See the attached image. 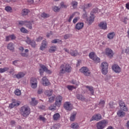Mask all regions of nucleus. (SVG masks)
Segmentation results:
<instances>
[{
    "instance_id": "37998d69",
    "label": "nucleus",
    "mask_w": 129,
    "mask_h": 129,
    "mask_svg": "<svg viewBox=\"0 0 129 129\" xmlns=\"http://www.w3.org/2000/svg\"><path fill=\"white\" fill-rule=\"evenodd\" d=\"M46 95H47V96H51L53 93V91L52 90H50L48 91H46L45 92Z\"/></svg>"
},
{
    "instance_id": "3c124183",
    "label": "nucleus",
    "mask_w": 129,
    "mask_h": 129,
    "mask_svg": "<svg viewBox=\"0 0 129 129\" xmlns=\"http://www.w3.org/2000/svg\"><path fill=\"white\" fill-rule=\"evenodd\" d=\"M27 23L26 21H19V25H20L21 26H26V23Z\"/></svg>"
},
{
    "instance_id": "e433bc0d",
    "label": "nucleus",
    "mask_w": 129,
    "mask_h": 129,
    "mask_svg": "<svg viewBox=\"0 0 129 129\" xmlns=\"http://www.w3.org/2000/svg\"><path fill=\"white\" fill-rule=\"evenodd\" d=\"M29 14V10L28 9H23L22 12V16H27Z\"/></svg>"
},
{
    "instance_id": "6ab92c4d",
    "label": "nucleus",
    "mask_w": 129,
    "mask_h": 129,
    "mask_svg": "<svg viewBox=\"0 0 129 129\" xmlns=\"http://www.w3.org/2000/svg\"><path fill=\"white\" fill-rule=\"evenodd\" d=\"M24 52H21L20 53V55L22 57H24L25 58H28V57H29V49H25Z\"/></svg>"
},
{
    "instance_id": "20e7f679",
    "label": "nucleus",
    "mask_w": 129,
    "mask_h": 129,
    "mask_svg": "<svg viewBox=\"0 0 129 129\" xmlns=\"http://www.w3.org/2000/svg\"><path fill=\"white\" fill-rule=\"evenodd\" d=\"M100 69L102 70V74L106 75L108 72V63L105 61L103 62L101 64Z\"/></svg>"
},
{
    "instance_id": "c85d7f7f",
    "label": "nucleus",
    "mask_w": 129,
    "mask_h": 129,
    "mask_svg": "<svg viewBox=\"0 0 129 129\" xmlns=\"http://www.w3.org/2000/svg\"><path fill=\"white\" fill-rule=\"evenodd\" d=\"M114 36H115V33L114 32H110L107 34V38L109 40H112V39L114 38Z\"/></svg>"
},
{
    "instance_id": "774afa93",
    "label": "nucleus",
    "mask_w": 129,
    "mask_h": 129,
    "mask_svg": "<svg viewBox=\"0 0 129 129\" xmlns=\"http://www.w3.org/2000/svg\"><path fill=\"white\" fill-rule=\"evenodd\" d=\"M10 40H11V38L10 37V35L6 37V41L7 42H9V41H10Z\"/></svg>"
},
{
    "instance_id": "72a5a7b5",
    "label": "nucleus",
    "mask_w": 129,
    "mask_h": 129,
    "mask_svg": "<svg viewBox=\"0 0 129 129\" xmlns=\"http://www.w3.org/2000/svg\"><path fill=\"white\" fill-rule=\"evenodd\" d=\"M72 128H74V129H77V128H79V125H78V123L75 122V123H73L72 124Z\"/></svg>"
},
{
    "instance_id": "ea45409f",
    "label": "nucleus",
    "mask_w": 129,
    "mask_h": 129,
    "mask_svg": "<svg viewBox=\"0 0 129 129\" xmlns=\"http://www.w3.org/2000/svg\"><path fill=\"white\" fill-rule=\"evenodd\" d=\"M20 31L22 33H23L24 34H28L29 33V31L27 30V29L22 27L20 29Z\"/></svg>"
},
{
    "instance_id": "a211bd4d",
    "label": "nucleus",
    "mask_w": 129,
    "mask_h": 129,
    "mask_svg": "<svg viewBox=\"0 0 129 129\" xmlns=\"http://www.w3.org/2000/svg\"><path fill=\"white\" fill-rule=\"evenodd\" d=\"M46 47H47V41L45 40H43L41 43V45L40 47V49L41 51H44Z\"/></svg>"
},
{
    "instance_id": "1a4fd4ad",
    "label": "nucleus",
    "mask_w": 129,
    "mask_h": 129,
    "mask_svg": "<svg viewBox=\"0 0 129 129\" xmlns=\"http://www.w3.org/2000/svg\"><path fill=\"white\" fill-rule=\"evenodd\" d=\"M63 100V97L61 96H57L55 98V104L57 107H60L61 104H62V100Z\"/></svg>"
},
{
    "instance_id": "864d4df0",
    "label": "nucleus",
    "mask_w": 129,
    "mask_h": 129,
    "mask_svg": "<svg viewBox=\"0 0 129 129\" xmlns=\"http://www.w3.org/2000/svg\"><path fill=\"white\" fill-rule=\"evenodd\" d=\"M120 109H121V110H123V111H127V110H128V109L127 108V107H126V106H125V105L121 107L120 108Z\"/></svg>"
},
{
    "instance_id": "de8ad7c7",
    "label": "nucleus",
    "mask_w": 129,
    "mask_h": 129,
    "mask_svg": "<svg viewBox=\"0 0 129 129\" xmlns=\"http://www.w3.org/2000/svg\"><path fill=\"white\" fill-rule=\"evenodd\" d=\"M52 10L54 11V12H58L59 11H60V8L57 7V6H53L52 7Z\"/></svg>"
},
{
    "instance_id": "393cba45",
    "label": "nucleus",
    "mask_w": 129,
    "mask_h": 129,
    "mask_svg": "<svg viewBox=\"0 0 129 129\" xmlns=\"http://www.w3.org/2000/svg\"><path fill=\"white\" fill-rule=\"evenodd\" d=\"M77 114V112H74L73 113H72L71 114V116H70L71 121H74V120H75V118L76 117Z\"/></svg>"
},
{
    "instance_id": "412c9836",
    "label": "nucleus",
    "mask_w": 129,
    "mask_h": 129,
    "mask_svg": "<svg viewBox=\"0 0 129 129\" xmlns=\"http://www.w3.org/2000/svg\"><path fill=\"white\" fill-rule=\"evenodd\" d=\"M70 83H71V84L75 85V87H76V88H77L78 86L80 84V83L76 80H72L70 81Z\"/></svg>"
},
{
    "instance_id": "052dcab7",
    "label": "nucleus",
    "mask_w": 129,
    "mask_h": 129,
    "mask_svg": "<svg viewBox=\"0 0 129 129\" xmlns=\"http://www.w3.org/2000/svg\"><path fill=\"white\" fill-rule=\"evenodd\" d=\"M60 6L62 9H66L67 8V6L65 5L63 2L60 3Z\"/></svg>"
},
{
    "instance_id": "bb28decb",
    "label": "nucleus",
    "mask_w": 129,
    "mask_h": 129,
    "mask_svg": "<svg viewBox=\"0 0 129 129\" xmlns=\"http://www.w3.org/2000/svg\"><path fill=\"white\" fill-rule=\"evenodd\" d=\"M30 104L33 106H35L38 104V101L36 100L35 98H32L31 101H30Z\"/></svg>"
},
{
    "instance_id": "c9c22d12",
    "label": "nucleus",
    "mask_w": 129,
    "mask_h": 129,
    "mask_svg": "<svg viewBox=\"0 0 129 129\" xmlns=\"http://www.w3.org/2000/svg\"><path fill=\"white\" fill-rule=\"evenodd\" d=\"M94 21V16H93V15H92L89 17L88 23L90 25H91V24H92V23H93Z\"/></svg>"
},
{
    "instance_id": "338daca9",
    "label": "nucleus",
    "mask_w": 129,
    "mask_h": 129,
    "mask_svg": "<svg viewBox=\"0 0 129 129\" xmlns=\"http://www.w3.org/2000/svg\"><path fill=\"white\" fill-rule=\"evenodd\" d=\"M18 62H19V60H14V61L13 62V65H15V66H17V64H18Z\"/></svg>"
},
{
    "instance_id": "58836bf2",
    "label": "nucleus",
    "mask_w": 129,
    "mask_h": 129,
    "mask_svg": "<svg viewBox=\"0 0 129 129\" xmlns=\"http://www.w3.org/2000/svg\"><path fill=\"white\" fill-rule=\"evenodd\" d=\"M52 44H56V43H62V40L58 39H55L51 41Z\"/></svg>"
},
{
    "instance_id": "aec40b11",
    "label": "nucleus",
    "mask_w": 129,
    "mask_h": 129,
    "mask_svg": "<svg viewBox=\"0 0 129 129\" xmlns=\"http://www.w3.org/2000/svg\"><path fill=\"white\" fill-rule=\"evenodd\" d=\"M70 54L71 56H73V57H76V56H77V55L79 54V53L77 50L71 49L70 51Z\"/></svg>"
},
{
    "instance_id": "2f4dec72",
    "label": "nucleus",
    "mask_w": 129,
    "mask_h": 129,
    "mask_svg": "<svg viewBox=\"0 0 129 129\" xmlns=\"http://www.w3.org/2000/svg\"><path fill=\"white\" fill-rule=\"evenodd\" d=\"M57 50V47L55 46H51L49 49V53H54Z\"/></svg>"
},
{
    "instance_id": "c03bdc74",
    "label": "nucleus",
    "mask_w": 129,
    "mask_h": 129,
    "mask_svg": "<svg viewBox=\"0 0 129 129\" xmlns=\"http://www.w3.org/2000/svg\"><path fill=\"white\" fill-rule=\"evenodd\" d=\"M41 17H42V18H44V19H47V18H49L50 16L49 15V14L43 13L41 14Z\"/></svg>"
},
{
    "instance_id": "f257e3e1",
    "label": "nucleus",
    "mask_w": 129,
    "mask_h": 129,
    "mask_svg": "<svg viewBox=\"0 0 129 129\" xmlns=\"http://www.w3.org/2000/svg\"><path fill=\"white\" fill-rule=\"evenodd\" d=\"M20 112L23 117H27L31 113V109L29 106L24 105L21 108Z\"/></svg>"
},
{
    "instance_id": "603ef678",
    "label": "nucleus",
    "mask_w": 129,
    "mask_h": 129,
    "mask_svg": "<svg viewBox=\"0 0 129 129\" xmlns=\"http://www.w3.org/2000/svg\"><path fill=\"white\" fill-rule=\"evenodd\" d=\"M91 4H88L87 5H84V11H85V10H86V9H88L89 8L91 7Z\"/></svg>"
},
{
    "instance_id": "2eb2a0df",
    "label": "nucleus",
    "mask_w": 129,
    "mask_h": 129,
    "mask_svg": "<svg viewBox=\"0 0 129 129\" xmlns=\"http://www.w3.org/2000/svg\"><path fill=\"white\" fill-rule=\"evenodd\" d=\"M42 82L44 86H48V85H50V82H49V80L46 77H44L42 79Z\"/></svg>"
},
{
    "instance_id": "4468645a",
    "label": "nucleus",
    "mask_w": 129,
    "mask_h": 129,
    "mask_svg": "<svg viewBox=\"0 0 129 129\" xmlns=\"http://www.w3.org/2000/svg\"><path fill=\"white\" fill-rule=\"evenodd\" d=\"M98 26L102 30H106L107 29V24L105 22H101L98 24Z\"/></svg>"
},
{
    "instance_id": "5fc2aeb1",
    "label": "nucleus",
    "mask_w": 129,
    "mask_h": 129,
    "mask_svg": "<svg viewBox=\"0 0 129 129\" xmlns=\"http://www.w3.org/2000/svg\"><path fill=\"white\" fill-rule=\"evenodd\" d=\"M71 37V34H67L63 36V38L65 40H67V39H69Z\"/></svg>"
},
{
    "instance_id": "bf43d9fd",
    "label": "nucleus",
    "mask_w": 129,
    "mask_h": 129,
    "mask_svg": "<svg viewBox=\"0 0 129 129\" xmlns=\"http://www.w3.org/2000/svg\"><path fill=\"white\" fill-rule=\"evenodd\" d=\"M39 119L42 121H46V118L42 115L39 116Z\"/></svg>"
},
{
    "instance_id": "dca6fc26",
    "label": "nucleus",
    "mask_w": 129,
    "mask_h": 129,
    "mask_svg": "<svg viewBox=\"0 0 129 129\" xmlns=\"http://www.w3.org/2000/svg\"><path fill=\"white\" fill-rule=\"evenodd\" d=\"M83 27H84V23L82 22H79L78 23L76 26H75V29L76 30H82V29H83Z\"/></svg>"
},
{
    "instance_id": "e2e57ef3",
    "label": "nucleus",
    "mask_w": 129,
    "mask_h": 129,
    "mask_svg": "<svg viewBox=\"0 0 129 129\" xmlns=\"http://www.w3.org/2000/svg\"><path fill=\"white\" fill-rule=\"evenodd\" d=\"M9 36L10 37V40H15L16 39V36H15L14 34H12Z\"/></svg>"
},
{
    "instance_id": "9b49d317",
    "label": "nucleus",
    "mask_w": 129,
    "mask_h": 129,
    "mask_svg": "<svg viewBox=\"0 0 129 129\" xmlns=\"http://www.w3.org/2000/svg\"><path fill=\"white\" fill-rule=\"evenodd\" d=\"M25 42L27 44H28V45H30L32 48H35V47H36V42L34 40H31V38L28 36L26 37Z\"/></svg>"
},
{
    "instance_id": "f704fd0d",
    "label": "nucleus",
    "mask_w": 129,
    "mask_h": 129,
    "mask_svg": "<svg viewBox=\"0 0 129 129\" xmlns=\"http://www.w3.org/2000/svg\"><path fill=\"white\" fill-rule=\"evenodd\" d=\"M76 97L77 99H79V100H85V98L82 95L77 94Z\"/></svg>"
},
{
    "instance_id": "f8f14e48",
    "label": "nucleus",
    "mask_w": 129,
    "mask_h": 129,
    "mask_svg": "<svg viewBox=\"0 0 129 129\" xmlns=\"http://www.w3.org/2000/svg\"><path fill=\"white\" fill-rule=\"evenodd\" d=\"M112 69L115 73H120L121 72V68L117 64H113L112 66Z\"/></svg>"
},
{
    "instance_id": "473e14b6",
    "label": "nucleus",
    "mask_w": 129,
    "mask_h": 129,
    "mask_svg": "<svg viewBox=\"0 0 129 129\" xmlns=\"http://www.w3.org/2000/svg\"><path fill=\"white\" fill-rule=\"evenodd\" d=\"M5 11L7 12V13H12L13 9L11 6H7L5 8Z\"/></svg>"
},
{
    "instance_id": "b1692460",
    "label": "nucleus",
    "mask_w": 129,
    "mask_h": 129,
    "mask_svg": "<svg viewBox=\"0 0 129 129\" xmlns=\"http://www.w3.org/2000/svg\"><path fill=\"white\" fill-rule=\"evenodd\" d=\"M86 88L87 89H88L89 91L91 92V95H94V89H93V87L90 86H86Z\"/></svg>"
},
{
    "instance_id": "6e6552de",
    "label": "nucleus",
    "mask_w": 129,
    "mask_h": 129,
    "mask_svg": "<svg viewBox=\"0 0 129 129\" xmlns=\"http://www.w3.org/2000/svg\"><path fill=\"white\" fill-rule=\"evenodd\" d=\"M80 72L84 74L85 76H89L90 75V71L87 68L84 67L80 69Z\"/></svg>"
},
{
    "instance_id": "7c9ffc66",
    "label": "nucleus",
    "mask_w": 129,
    "mask_h": 129,
    "mask_svg": "<svg viewBox=\"0 0 129 129\" xmlns=\"http://www.w3.org/2000/svg\"><path fill=\"white\" fill-rule=\"evenodd\" d=\"M19 105H20V104H19L18 102H13L9 105V107L11 108H13V107H15V106H19Z\"/></svg>"
},
{
    "instance_id": "5701e85b",
    "label": "nucleus",
    "mask_w": 129,
    "mask_h": 129,
    "mask_svg": "<svg viewBox=\"0 0 129 129\" xmlns=\"http://www.w3.org/2000/svg\"><path fill=\"white\" fill-rule=\"evenodd\" d=\"M117 115H118L119 117H123V116L125 115V112L121 110H119L117 112Z\"/></svg>"
},
{
    "instance_id": "cd10ccee",
    "label": "nucleus",
    "mask_w": 129,
    "mask_h": 129,
    "mask_svg": "<svg viewBox=\"0 0 129 129\" xmlns=\"http://www.w3.org/2000/svg\"><path fill=\"white\" fill-rule=\"evenodd\" d=\"M32 23L33 22L31 21H26V23L25 24V26L26 28H28V29L32 30L33 29V26H32Z\"/></svg>"
},
{
    "instance_id": "680f3d73",
    "label": "nucleus",
    "mask_w": 129,
    "mask_h": 129,
    "mask_svg": "<svg viewBox=\"0 0 129 129\" xmlns=\"http://www.w3.org/2000/svg\"><path fill=\"white\" fill-rule=\"evenodd\" d=\"M43 40V37L39 36L36 39V42H41Z\"/></svg>"
},
{
    "instance_id": "4be33fe9",
    "label": "nucleus",
    "mask_w": 129,
    "mask_h": 129,
    "mask_svg": "<svg viewBox=\"0 0 129 129\" xmlns=\"http://www.w3.org/2000/svg\"><path fill=\"white\" fill-rule=\"evenodd\" d=\"M25 75V73L23 72H19L18 74H16L15 76H16L17 79H21V78H23V77H24Z\"/></svg>"
},
{
    "instance_id": "4c0bfd02",
    "label": "nucleus",
    "mask_w": 129,
    "mask_h": 129,
    "mask_svg": "<svg viewBox=\"0 0 129 129\" xmlns=\"http://www.w3.org/2000/svg\"><path fill=\"white\" fill-rule=\"evenodd\" d=\"M72 5L74 9H76L78 6V3L75 1H72Z\"/></svg>"
},
{
    "instance_id": "f3484780",
    "label": "nucleus",
    "mask_w": 129,
    "mask_h": 129,
    "mask_svg": "<svg viewBox=\"0 0 129 129\" xmlns=\"http://www.w3.org/2000/svg\"><path fill=\"white\" fill-rule=\"evenodd\" d=\"M105 54L108 56V57H110L111 58L113 56V52L112 51V50L109 48L106 49Z\"/></svg>"
},
{
    "instance_id": "a19ab883",
    "label": "nucleus",
    "mask_w": 129,
    "mask_h": 129,
    "mask_svg": "<svg viewBox=\"0 0 129 129\" xmlns=\"http://www.w3.org/2000/svg\"><path fill=\"white\" fill-rule=\"evenodd\" d=\"M14 93L15 95H17V96H20L21 95V90L19 89H17L14 91Z\"/></svg>"
},
{
    "instance_id": "79ce46f5",
    "label": "nucleus",
    "mask_w": 129,
    "mask_h": 129,
    "mask_svg": "<svg viewBox=\"0 0 129 129\" xmlns=\"http://www.w3.org/2000/svg\"><path fill=\"white\" fill-rule=\"evenodd\" d=\"M10 68L5 67L4 68H0V73H4V72H6V71H8Z\"/></svg>"
},
{
    "instance_id": "7ed1b4c3",
    "label": "nucleus",
    "mask_w": 129,
    "mask_h": 129,
    "mask_svg": "<svg viewBox=\"0 0 129 129\" xmlns=\"http://www.w3.org/2000/svg\"><path fill=\"white\" fill-rule=\"evenodd\" d=\"M108 124V120L103 119L98 122L96 124L97 129H103Z\"/></svg>"
},
{
    "instance_id": "f03ea898",
    "label": "nucleus",
    "mask_w": 129,
    "mask_h": 129,
    "mask_svg": "<svg viewBox=\"0 0 129 129\" xmlns=\"http://www.w3.org/2000/svg\"><path fill=\"white\" fill-rule=\"evenodd\" d=\"M71 70H72V68H71V66L70 64H66V66L62 64L60 67L59 73L60 74H64L65 72L69 73L70 72H71Z\"/></svg>"
},
{
    "instance_id": "13d9d810",
    "label": "nucleus",
    "mask_w": 129,
    "mask_h": 129,
    "mask_svg": "<svg viewBox=\"0 0 129 129\" xmlns=\"http://www.w3.org/2000/svg\"><path fill=\"white\" fill-rule=\"evenodd\" d=\"M75 16V14H72L69 18V20H68V22L69 23H70L71 22V21H72V19H73V18H74V16Z\"/></svg>"
},
{
    "instance_id": "ddd939ff",
    "label": "nucleus",
    "mask_w": 129,
    "mask_h": 129,
    "mask_svg": "<svg viewBox=\"0 0 129 129\" xmlns=\"http://www.w3.org/2000/svg\"><path fill=\"white\" fill-rule=\"evenodd\" d=\"M101 118H102L101 115L100 114H97L92 117L90 120V121H93V120H96L97 121H98V120H100Z\"/></svg>"
},
{
    "instance_id": "c756f323",
    "label": "nucleus",
    "mask_w": 129,
    "mask_h": 129,
    "mask_svg": "<svg viewBox=\"0 0 129 129\" xmlns=\"http://www.w3.org/2000/svg\"><path fill=\"white\" fill-rule=\"evenodd\" d=\"M7 49L10 51H14L15 50V47H14V43L11 42L8 44Z\"/></svg>"
},
{
    "instance_id": "9d476101",
    "label": "nucleus",
    "mask_w": 129,
    "mask_h": 129,
    "mask_svg": "<svg viewBox=\"0 0 129 129\" xmlns=\"http://www.w3.org/2000/svg\"><path fill=\"white\" fill-rule=\"evenodd\" d=\"M63 107L66 110H72L73 109V105L70 102H66L64 103Z\"/></svg>"
},
{
    "instance_id": "a18cd8bd",
    "label": "nucleus",
    "mask_w": 129,
    "mask_h": 129,
    "mask_svg": "<svg viewBox=\"0 0 129 129\" xmlns=\"http://www.w3.org/2000/svg\"><path fill=\"white\" fill-rule=\"evenodd\" d=\"M54 100H55V96H52L49 98L48 102L52 103V102H54Z\"/></svg>"
},
{
    "instance_id": "4d7b16f0",
    "label": "nucleus",
    "mask_w": 129,
    "mask_h": 129,
    "mask_svg": "<svg viewBox=\"0 0 129 129\" xmlns=\"http://www.w3.org/2000/svg\"><path fill=\"white\" fill-rule=\"evenodd\" d=\"M78 20H79V17H77L75 18L73 21V24H76V23H77V22H78Z\"/></svg>"
},
{
    "instance_id": "0eeeda50",
    "label": "nucleus",
    "mask_w": 129,
    "mask_h": 129,
    "mask_svg": "<svg viewBox=\"0 0 129 129\" xmlns=\"http://www.w3.org/2000/svg\"><path fill=\"white\" fill-rule=\"evenodd\" d=\"M89 56L90 59H92V60L95 61L96 63H99V62H100V59L98 58L97 56H96V55H95V53H94V52H90L89 54Z\"/></svg>"
},
{
    "instance_id": "49530a36",
    "label": "nucleus",
    "mask_w": 129,
    "mask_h": 129,
    "mask_svg": "<svg viewBox=\"0 0 129 129\" xmlns=\"http://www.w3.org/2000/svg\"><path fill=\"white\" fill-rule=\"evenodd\" d=\"M67 87L69 90H73V89H76L77 88L76 87L72 85H68Z\"/></svg>"
},
{
    "instance_id": "a878e982",
    "label": "nucleus",
    "mask_w": 129,
    "mask_h": 129,
    "mask_svg": "<svg viewBox=\"0 0 129 129\" xmlns=\"http://www.w3.org/2000/svg\"><path fill=\"white\" fill-rule=\"evenodd\" d=\"M60 117H61V116L60 115V114H59V113H55L53 115V120H59L60 119Z\"/></svg>"
},
{
    "instance_id": "69168bd1",
    "label": "nucleus",
    "mask_w": 129,
    "mask_h": 129,
    "mask_svg": "<svg viewBox=\"0 0 129 129\" xmlns=\"http://www.w3.org/2000/svg\"><path fill=\"white\" fill-rule=\"evenodd\" d=\"M38 94H42L43 93V89H39L37 91Z\"/></svg>"
},
{
    "instance_id": "8fccbe9b",
    "label": "nucleus",
    "mask_w": 129,
    "mask_h": 129,
    "mask_svg": "<svg viewBox=\"0 0 129 129\" xmlns=\"http://www.w3.org/2000/svg\"><path fill=\"white\" fill-rule=\"evenodd\" d=\"M119 105L120 107H122V106H124L125 105V104H124V102H123L122 100H119Z\"/></svg>"
},
{
    "instance_id": "6e6d98bb",
    "label": "nucleus",
    "mask_w": 129,
    "mask_h": 129,
    "mask_svg": "<svg viewBox=\"0 0 129 129\" xmlns=\"http://www.w3.org/2000/svg\"><path fill=\"white\" fill-rule=\"evenodd\" d=\"M50 110H56V106L55 105H51L49 107Z\"/></svg>"
},
{
    "instance_id": "0e129e2a",
    "label": "nucleus",
    "mask_w": 129,
    "mask_h": 129,
    "mask_svg": "<svg viewBox=\"0 0 129 129\" xmlns=\"http://www.w3.org/2000/svg\"><path fill=\"white\" fill-rule=\"evenodd\" d=\"M27 3L28 5H32L34 4V0H27Z\"/></svg>"
},
{
    "instance_id": "423d86ee",
    "label": "nucleus",
    "mask_w": 129,
    "mask_h": 129,
    "mask_svg": "<svg viewBox=\"0 0 129 129\" xmlns=\"http://www.w3.org/2000/svg\"><path fill=\"white\" fill-rule=\"evenodd\" d=\"M30 86L32 89H36L38 87V81L35 78H32L30 80Z\"/></svg>"
},
{
    "instance_id": "09e8293b",
    "label": "nucleus",
    "mask_w": 129,
    "mask_h": 129,
    "mask_svg": "<svg viewBox=\"0 0 129 129\" xmlns=\"http://www.w3.org/2000/svg\"><path fill=\"white\" fill-rule=\"evenodd\" d=\"M105 104V100H102L99 102V105L101 107H103V106H104Z\"/></svg>"
},
{
    "instance_id": "39448f33",
    "label": "nucleus",
    "mask_w": 129,
    "mask_h": 129,
    "mask_svg": "<svg viewBox=\"0 0 129 129\" xmlns=\"http://www.w3.org/2000/svg\"><path fill=\"white\" fill-rule=\"evenodd\" d=\"M40 67L41 68V69L39 70V73L41 76L43 75L44 71L48 74H51V73H52V71H51L50 70H48V68H47V67H46V66H45L44 64H40Z\"/></svg>"
}]
</instances>
